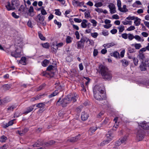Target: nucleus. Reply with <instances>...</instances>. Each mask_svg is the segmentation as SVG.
I'll list each match as a JSON object with an SVG mask.
<instances>
[{
    "instance_id": "f257e3e1",
    "label": "nucleus",
    "mask_w": 149,
    "mask_h": 149,
    "mask_svg": "<svg viewBox=\"0 0 149 149\" xmlns=\"http://www.w3.org/2000/svg\"><path fill=\"white\" fill-rule=\"evenodd\" d=\"M98 71L102 76V78L105 80H110L112 77L111 72L106 66L100 65L99 66Z\"/></svg>"
},
{
    "instance_id": "f03ea898",
    "label": "nucleus",
    "mask_w": 149,
    "mask_h": 149,
    "mask_svg": "<svg viewBox=\"0 0 149 149\" xmlns=\"http://www.w3.org/2000/svg\"><path fill=\"white\" fill-rule=\"evenodd\" d=\"M93 92L94 98L99 100H102L106 99V96L104 94V90L99 85H95L93 88Z\"/></svg>"
},
{
    "instance_id": "7ed1b4c3",
    "label": "nucleus",
    "mask_w": 149,
    "mask_h": 149,
    "mask_svg": "<svg viewBox=\"0 0 149 149\" xmlns=\"http://www.w3.org/2000/svg\"><path fill=\"white\" fill-rule=\"evenodd\" d=\"M61 98H60L57 101L56 104H58V103H60V104L63 107H66L67 104L70 102V99L68 96L65 97L61 101Z\"/></svg>"
},
{
    "instance_id": "20e7f679",
    "label": "nucleus",
    "mask_w": 149,
    "mask_h": 149,
    "mask_svg": "<svg viewBox=\"0 0 149 149\" xmlns=\"http://www.w3.org/2000/svg\"><path fill=\"white\" fill-rule=\"evenodd\" d=\"M144 131L140 130H139L137 132L136 138L138 141H141L143 138L144 136Z\"/></svg>"
},
{
    "instance_id": "39448f33",
    "label": "nucleus",
    "mask_w": 149,
    "mask_h": 149,
    "mask_svg": "<svg viewBox=\"0 0 149 149\" xmlns=\"http://www.w3.org/2000/svg\"><path fill=\"white\" fill-rule=\"evenodd\" d=\"M21 49H16L15 51L11 52V55L15 58L20 57L21 56Z\"/></svg>"
},
{
    "instance_id": "423d86ee",
    "label": "nucleus",
    "mask_w": 149,
    "mask_h": 149,
    "mask_svg": "<svg viewBox=\"0 0 149 149\" xmlns=\"http://www.w3.org/2000/svg\"><path fill=\"white\" fill-rule=\"evenodd\" d=\"M85 39H87L86 37L83 36L81 38L80 41L77 42L78 49L83 48L84 47V44L86 41Z\"/></svg>"
},
{
    "instance_id": "0eeeda50",
    "label": "nucleus",
    "mask_w": 149,
    "mask_h": 149,
    "mask_svg": "<svg viewBox=\"0 0 149 149\" xmlns=\"http://www.w3.org/2000/svg\"><path fill=\"white\" fill-rule=\"evenodd\" d=\"M34 20L36 21L37 22V23L39 22V21H44L45 19V17L41 15L40 14L35 17L34 18Z\"/></svg>"
},
{
    "instance_id": "6e6552de",
    "label": "nucleus",
    "mask_w": 149,
    "mask_h": 149,
    "mask_svg": "<svg viewBox=\"0 0 149 149\" xmlns=\"http://www.w3.org/2000/svg\"><path fill=\"white\" fill-rule=\"evenodd\" d=\"M108 7L110 9V13L111 14L115 13L116 12V8L114 4L112 3H110L108 5Z\"/></svg>"
},
{
    "instance_id": "1a4fd4ad",
    "label": "nucleus",
    "mask_w": 149,
    "mask_h": 149,
    "mask_svg": "<svg viewBox=\"0 0 149 149\" xmlns=\"http://www.w3.org/2000/svg\"><path fill=\"white\" fill-rule=\"evenodd\" d=\"M139 125L141 126L143 129L149 130V123H146V121L140 123Z\"/></svg>"
},
{
    "instance_id": "9d476101",
    "label": "nucleus",
    "mask_w": 149,
    "mask_h": 149,
    "mask_svg": "<svg viewBox=\"0 0 149 149\" xmlns=\"http://www.w3.org/2000/svg\"><path fill=\"white\" fill-rule=\"evenodd\" d=\"M145 61V62H141V64L139 66V68L141 71H145L147 70V64L146 63Z\"/></svg>"
},
{
    "instance_id": "9b49d317",
    "label": "nucleus",
    "mask_w": 149,
    "mask_h": 149,
    "mask_svg": "<svg viewBox=\"0 0 149 149\" xmlns=\"http://www.w3.org/2000/svg\"><path fill=\"white\" fill-rule=\"evenodd\" d=\"M80 136L81 135L80 134H79L75 137H72L69 139H68L67 141L70 142H75L79 139V138L80 137Z\"/></svg>"
},
{
    "instance_id": "f8f14e48",
    "label": "nucleus",
    "mask_w": 149,
    "mask_h": 149,
    "mask_svg": "<svg viewBox=\"0 0 149 149\" xmlns=\"http://www.w3.org/2000/svg\"><path fill=\"white\" fill-rule=\"evenodd\" d=\"M44 145H45V144L43 143L42 141L41 140H39L33 145V147H39Z\"/></svg>"
},
{
    "instance_id": "ddd939ff",
    "label": "nucleus",
    "mask_w": 149,
    "mask_h": 149,
    "mask_svg": "<svg viewBox=\"0 0 149 149\" xmlns=\"http://www.w3.org/2000/svg\"><path fill=\"white\" fill-rule=\"evenodd\" d=\"M89 116L88 114L85 112H83L81 113V118L82 120L85 121L87 119Z\"/></svg>"
},
{
    "instance_id": "4468645a",
    "label": "nucleus",
    "mask_w": 149,
    "mask_h": 149,
    "mask_svg": "<svg viewBox=\"0 0 149 149\" xmlns=\"http://www.w3.org/2000/svg\"><path fill=\"white\" fill-rule=\"evenodd\" d=\"M56 68L55 66L50 65H49L47 68V70L49 71V72H54V73L56 71Z\"/></svg>"
},
{
    "instance_id": "2eb2a0df",
    "label": "nucleus",
    "mask_w": 149,
    "mask_h": 149,
    "mask_svg": "<svg viewBox=\"0 0 149 149\" xmlns=\"http://www.w3.org/2000/svg\"><path fill=\"white\" fill-rule=\"evenodd\" d=\"M127 139V138L126 137H124L123 138L120 139H119V140L117 141L116 143V145L119 146L121 144V143H124L125 142Z\"/></svg>"
},
{
    "instance_id": "dca6fc26",
    "label": "nucleus",
    "mask_w": 149,
    "mask_h": 149,
    "mask_svg": "<svg viewBox=\"0 0 149 149\" xmlns=\"http://www.w3.org/2000/svg\"><path fill=\"white\" fill-rule=\"evenodd\" d=\"M5 7L8 11L14 10L15 9L14 6H13L12 5L11 6L10 3L9 1L7 2V5H6Z\"/></svg>"
},
{
    "instance_id": "f3484780",
    "label": "nucleus",
    "mask_w": 149,
    "mask_h": 149,
    "mask_svg": "<svg viewBox=\"0 0 149 149\" xmlns=\"http://www.w3.org/2000/svg\"><path fill=\"white\" fill-rule=\"evenodd\" d=\"M11 5L17 8L19 7V1L18 0H12Z\"/></svg>"
},
{
    "instance_id": "a211bd4d",
    "label": "nucleus",
    "mask_w": 149,
    "mask_h": 149,
    "mask_svg": "<svg viewBox=\"0 0 149 149\" xmlns=\"http://www.w3.org/2000/svg\"><path fill=\"white\" fill-rule=\"evenodd\" d=\"M35 104L29 107L26 108V110L24 112V113L26 114L33 111L34 109V107Z\"/></svg>"
},
{
    "instance_id": "6ab92c4d",
    "label": "nucleus",
    "mask_w": 149,
    "mask_h": 149,
    "mask_svg": "<svg viewBox=\"0 0 149 149\" xmlns=\"http://www.w3.org/2000/svg\"><path fill=\"white\" fill-rule=\"evenodd\" d=\"M138 57H139V60L141 61V62L145 60L146 58L144 54L142 53H139V54L138 55Z\"/></svg>"
},
{
    "instance_id": "aec40b11",
    "label": "nucleus",
    "mask_w": 149,
    "mask_h": 149,
    "mask_svg": "<svg viewBox=\"0 0 149 149\" xmlns=\"http://www.w3.org/2000/svg\"><path fill=\"white\" fill-rule=\"evenodd\" d=\"M43 76H46L47 74L49 75L51 77H53L54 75V72H43L42 73Z\"/></svg>"
},
{
    "instance_id": "412c9836",
    "label": "nucleus",
    "mask_w": 149,
    "mask_h": 149,
    "mask_svg": "<svg viewBox=\"0 0 149 149\" xmlns=\"http://www.w3.org/2000/svg\"><path fill=\"white\" fill-rule=\"evenodd\" d=\"M56 85L55 87L57 90V91H58V90H59V92L62 91L64 87L60 84V83L56 84Z\"/></svg>"
},
{
    "instance_id": "4be33fe9",
    "label": "nucleus",
    "mask_w": 149,
    "mask_h": 149,
    "mask_svg": "<svg viewBox=\"0 0 149 149\" xmlns=\"http://www.w3.org/2000/svg\"><path fill=\"white\" fill-rule=\"evenodd\" d=\"M45 104L43 103H38L36 104V107L40 108V109L42 108V109H40L39 111H42L43 110L44 108L45 107Z\"/></svg>"
},
{
    "instance_id": "5701e85b",
    "label": "nucleus",
    "mask_w": 149,
    "mask_h": 149,
    "mask_svg": "<svg viewBox=\"0 0 149 149\" xmlns=\"http://www.w3.org/2000/svg\"><path fill=\"white\" fill-rule=\"evenodd\" d=\"M88 21L86 19H83L81 24V25L82 27L83 28H86L87 26V24L86 23H87Z\"/></svg>"
},
{
    "instance_id": "b1692460",
    "label": "nucleus",
    "mask_w": 149,
    "mask_h": 149,
    "mask_svg": "<svg viewBox=\"0 0 149 149\" xmlns=\"http://www.w3.org/2000/svg\"><path fill=\"white\" fill-rule=\"evenodd\" d=\"M26 58L25 57H22L21 58V59L19 61V63L23 65H26Z\"/></svg>"
},
{
    "instance_id": "393cba45",
    "label": "nucleus",
    "mask_w": 149,
    "mask_h": 149,
    "mask_svg": "<svg viewBox=\"0 0 149 149\" xmlns=\"http://www.w3.org/2000/svg\"><path fill=\"white\" fill-rule=\"evenodd\" d=\"M12 85L11 84H5L3 85L2 87L3 89L5 91H6L9 90L11 87Z\"/></svg>"
},
{
    "instance_id": "a878e982",
    "label": "nucleus",
    "mask_w": 149,
    "mask_h": 149,
    "mask_svg": "<svg viewBox=\"0 0 149 149\" xmlns=\"http://www.w3.org/2000/svg\"><path fill=\"white\" fill-rule=\"evenodd\" d=\"M122 65L125 67H127L129 65V62L126 59H124L121 61Z\"/></svg>"
},
{
    "instance_id": "bb28decb",
    "label": "nucleus",
    "mask_w": 149,
    "mask_h": 149,
    "mask_svg": "<svg viewBox=\"0 0 149 149\" xmlns=\"http://www.w3.org/2000/svg\"><path fill=\"white\" fill-rule=\"evenodd\" d=\"M55 143V141L53 140H50L48 142H46L44 143L45 146H48L51 145Z\"/></svg>"
},
{
    "instance_id": "cd10ccee",
    "label": "nucleus",
    "mask_w": 149,
    "mask_h": 149,
    "mask_svg": "<svg viewBox=\"0 0 149 149\" xmlns=\"http://www.w3.org/2000/svg\"><path fill=\"white\" fill-rule=\"evenodd\" d=\"M113 131V129H111L106 134V136L107 138L110 137L113 138V136H112V132Z\"/></svg>"
},
{
    "instance_id": "c85d7f7f",
    "label": "nucleus",
    "mask_w": 149,
    "mask_h": 149,
    "mask_svg": "<svg viewBox=\"0 0 149 149\" xmlns=\"http://www.w3.org/2000/svg\"><path fill=\"white\" fill-rule=\"evenodd\" d=\"M135 19H136L135 20L134 23L136 26H138L140 24V21L141 19L139 18H138V17H136Z\"/></svg>"
},
{
    "instance_id": "c756f323",
    "label": "nucleus",
    "mask_w": 149,
    "mask_h": 149,
    "mask_svg": "<svg viewBox=\"0 0 149 149\" xmlns=\"http://www.w3.org/2000/svg\"><path fill=\"white\" fill-rule=\"evenodd\" d=\"M49 61L47 59H45L42 62V64L44 67H46L47 65L49 63Z\"/></svg>"
},
{
    "instance_id": "7c9ffc66",
    "label": "nucleus",
    "mask_w": 149,
    "mask_h": 149,
    "mask_svg": "<svg viewBox=\"0 0 149 149\" xmlns=\"http://www.w3.org/2000/svg\"><path fill=\"white\" fill-rule=\"evenodd\" d=\"M59 92L58 91H55L53 93H52L49 96V98H51L53 97H54Z\"/></svg>"
},
{
    "instance_id": "2f4dec72",
    "label": "nucleus",
    "mask_w": 149,
    "mask_h": 149,
    "mask_svg": "<svg viewBox=\"0 0 149 149\" xmlns=\"http://www.w3.org/2000/svg\"><path fill=\"white\" fill-rule=\"evenodd\" d=\"M7 139V137L6 136L4 135H3L0 138V142L2 143L4 142Z\"/></svg>"
},
{
    "instance_id": "473e14b6",
    "label": "nucleus",
    "mask_w": 149,
    "mask_h": 149,
    "mask_svg": "<svg viewBox=\"0 0 149 149\" xmlns=\"http://www.w3.org/2000/svg\"><path fill=\"white\" fill-rule=\"evenodd\" d=\"M123 9L121 7V9H120L119 11L122 12H127L128 11V9L126 8V6L125 5H124L123 6Z\"/></svg>"
},
{
    "instance_id": "72a5a7b5",
    "label": "nucleus",
    "mask_w": 149,
    "mask_h": 149,
    "mask_svg": "<svg viewBox=\"0 0 149 149\" xmlns=\"http://www.w3.org/2000/svg\"><path fill=\"white\" fill-rule=\"evenodd\" d=\"M141 5V3L140 1H137L133 4L132 6L134 7H137V5Z\"/></svg>"
},
{
    "instance_id": "f704fd0d",
    "label": "nucleus",
    "mask_w": 149,
    "mask_h": 149,
    "mask_svg": "<svg viewBox=\"0 0 149 149\" xmlns=\"http://www.w3.org/2000/svg\"><path fill=\"white\" fill-rule=\"evenodd\" d=\"M29 130V129L27 128H25L24 130H22V133H20V136H22L24 135L26 132H27Z\"/></svg>"
},
{
    "instance_id": "c9c22d12",
    "label": "nucleus",
    "mask_w": 149,
    "mask_h": 149,
    "mask_svg": "<svg viewBox=\"0 0 149 149\" xmlns=\"http://www.w3.org/2000/svg\"><path fill=\"white\" fill-rule=\"evenodd\" d=\"M111 56H113L114 57H116V58H117L118 57H120L119 54L118 52H113L112 54L111 53Z\"/></svg>"
},
{
    "instance_id": "e433bc0d",
    "label": "nucleus",
    "mask_w": 149,
    "mask_h": 149,
    "mask_svg": "<svg viewBox=\"0 0 149 149\" xmlns=\"http://www.w3.org/2000/svg\"><path fill=\"white\" fill-rule=\"evenodd\" d=\"M105 45V46H104L105 47H106V48H108L110 47H112V46H114V45H115V44L113 42H111V43H107L106 45L105 44L104 45Z\"/></svg>"
},
{
    "instance_id": "4c0bfd02",
    "label": "nucleus",
    "mask_w": 149,
    "mask_h": 149,
    "mask_svg": "<svg viewBox=\"0 0 149 149\" xmlns=\"http://www.w3.org/2000/svg\"><path fill=\"white\" fill-rule=\"evenodd\" d=\"M38 34L39 37L41 40H45V38L43 36V35L40 32H38Z\"/></svg>"
},
{
    "instance_id": "58836bf2",
    "label": "nucleus",
    "mask_w": 149,
    "mask_h": 149,
    "mask_svg": "<svg viewBox=\"0 0 149 149\" xmlns=\"http://www.w3.org/2000/svg\"><path fill=\"white\" fill-rule=\"evenodd\" d=\"M110 140H104L100 144V146H103L104 145L108 144L109 143V141L111 140V139H110Z\"/></svg>"
},
{
    "instance_id": "ea45409f",
    "label": "nucleus",
    "mask_w": 149,
    "mask_h": 149,
    "mask_svg": "<svg viewBox=\"0 0 149 149\" xmlns=\"http://www.w3.org/2000/svg\"><path fill=\"white\" fill-rule=\"evenodd\" d=\"M117 5L118 8V9L119 10L121 9V3L120 0H118L117 1Z\"/></svg>"
},
{
    "instance_id": "a19ab883",
    "label": "nucleus",
    "mask_w": 149,
    "mask_h": 149,
    "mask_svg": "<svg viewBox=\"0 0 149 149\" xmlns=\"http://www.w3.org/2000/svg\"><path fill=\"white\" fill-rule=\"evenodd\" d=\"M87 39H85L86 40V43H87L88 41H89V44L91 45H93L94 44V42L92 40H90L89 38H88L87 37H86Z\"/></svg>"
},
{
    "instance_id": "79ce46f5",
    "label": "nucleus",
    "mask_w": 149,
    "mask_h": 149,
    "mask_svg": "<svg viewBox=\"0 0 149 149\" xmlns=\"http://www.w3.org/2000/svg\"><path fill=\"white\" fill-rule=\"evenodd\" d=\"M85 17H91V16L90 14V12L89 10H88L85 12L84 13Z\"/></svg>"
},
{
    "instance_id": "37998d69",
    "label": "nucleus",
    "mask_w": 149,
    "mask_h": 149,
    "mask_svg": "<svg viewBox=\"0 0 149 149\" xmlns=\"http://www.w3.org/2000/svg\"><path fill=\"white\" fill-rule=\"evenodd\" d=\"M141 47V44L140 43H136L134 44V47L136 49H139Z\"/></svg>"
},
{
    "instance_id": "c03bdc74",
    "label": "nucleus",
    "mask_w": 149,
    "mask_h": 149,
    "mask_svg": "<svg viewBox=\"0 0 149 149\" xmlns=\"http://www.w3.org/2000/svg\"><path fill=\"white\" fill-rule=\"evenodd\" d=\"M133 60L134 65L135 66H137L139 62L138 60L135 57H134L133 59Z\"/></svg>"
},
{
    "instance_id": "a18cd8bd",
    "label": "nucleus",
    "mask_w": 149,
    "mask_h": 149,
    "mask_svg": "<svg viewBox=\"0 0 149 149\" xmlns=\"http://www.w3.org/2000/svg\"><path fill=\"white\" fill-rule=\"evenodd\" d=\"M42 45L43 47L47 49L49 48V43L48 42L42 44Z\"/></svg>"
},
{
    "instance_id": "49530a36",
    "label": "nucleus",
    "mask_w": 149,
    "mask_h": 149,
    "mask_svg": "<svg viewBox=\"0 0 149 149\" xmlns=\"http://www.w3.org/2000/svg\"><path fill=\"white\" fill-rule=\"evenodd\" d=\"M45 86V84H43L41 85L37 89V91H39L42 89H43L44 87Z\"/></svg>"
},
{
    "instance_id": "de8ad7c7",
    "label": "nucleus",
    "mask_w": 149,
    "mask_h": 149,
    "mask_svg": "<svg viewBox=\"0 0 149 149\" xmlns=\"http://www.w3.org/2000/svg\"><path fill=\"white\" fill-rule=\"evenodd\" d=\"M71 38L70 36H68L66 38V42L67 43H69L71 42Z\"/></svg>"
},
{
    "instance_id": "09e8293b",
    "label": "nucleus",
    "mask_w": 149,
    "mask_h": 149,
    "mask_svg": "<svg viewBox=\"0 0 149 149\" xmlns=\"http://www.w3.org/2000/svg\"><path fill=\"white\" fill-rule=\"evenodd\" d=\"M54 23L57 24L58 26V28H60L61 26V22H58L56 19H55L54 21Z\"/></svg>"
},
{
    "instance_id": "8fccbe9b",
    "label": "nucleus",
    "mask_w": 149,
    "mask_h": 149,
    "mask_svg": "<svg viewBox=\"0 0 149 149\" xmlns=\"http://www.w3.org/2000/svg\"><path fill=\"white\" fill-rule=\"evenodd\" d=\"M102 34L105 36H107L109 35V33L107 30H105L103 31Z\"/></svg>"
},
{
    "instance_id": "3c124183",
    "label": "nucleus",
    "mask_w": 149,
    "mask_h": 149,
    "mask_svg": "<svg viewBox=\"0 0 149 149\" xmlns=\"http://www.w3.org/2000/svg\"><path fill=\"white\" fill-rule=\"evenodd\" d=\"M97 128L96 127H90L89 130L92 133H93L94 132L97 130Z\"/></svg>"
},
{
    "instance_id": "603ef678",
    "label": "nucleus",
    "mask_w": 149,
    "mask_h": 149,
    "mask_svg": "<svg viewBox=\"0 0 149 149\" xmlns=\"http://www.w3.org/2000/svg\"><path fill=\"white\" fill-rule=\"evenodd\" d=\"M53 46L52 47V48L53 49H52V51L53 52H56V51L58 49V47L56 45H55L54 44L53 45Z\"/></svg>"
},
{
    "instance_id": "864d4df0",
    "label": "nucleus",
    "mask_w": 149,
    "mask_h": 149,
    "mask_svg": "<svg viewBox=\"0 0 149 149\" xmlns=\"http://www.w3.org/2000/svg\"><path fill=\"white\" fill-rule=\"evenodd\" d=\"M25 7L24 5H22L20 6L18 10L21 12H23L24 11Z\"/></svg>"
},
{
    "instance_id": "5fc2aeb1",
    "label": "nucleus",
    "mask_w": 149,
    "mask_h": 149,
    "mask_svg": "<svg viewBox=\"0 0 149 149\" xmlns=\"http://www.w3.org/2000/svg\"><path fill=\"white\" fill-rule=\"evenodd\" d=\"M128 35V38L130 40H132L134 38V36L131 33H129Z\"/></svg>"
},
{
    "instance_id": "6e6d98bb",
    "label": "nucleus",
    "mask_w": 149,
    "mask_h": 149,
    "mask_svg": "<svg viewBox=\"0 0 149 149\" xmlns=\"http://www.w3.org/2000/svg\"><path fill=\"white\" fill-rule=\"evenodd\" d=\"M103 5L102 3L101 2H99L96 3L95 4V6L96 7H100L102 6Z\"/></svg>"
},
{
    "instance_id": "4d7b16f0",
    "label": "nucleus",
    "mask_w": 149,
    "mask_h": 149,
    "mask_svg": "<svg viewBox=\"0 0 149 149\" xmlns=\"http://www.w3.org/2000/svg\"><path fill=\"white\" fill-rule=\"evenodd\" d=\"M56 11L55 14L56 15L60 16L61 15V12L59 11V9L55 10Z\"/></svg>"
},
{
    "instance_id": "13d9d810",
    "label": "nucleus",
    "mask_w": 149,
    "mask_h": 149,
    "mask_svg": "<svg viewBox=\"0 0 149 149\" xmlns=\"http://www.w3.org/2000/svg\"><path fill=\"white\" fill-rule=\"evenodd\" d=\"M98 35V34L96 32L91 33V36L94 38H97Z\"/></svg>"
},
{
    "instance_id": "bf43d9fd",
    "label": "nucleus",
    "mask_w": 149,
    "mask_h": 149,
    "mask_svg": "<svg viewBox=\"0 0 149 149\" xmlns=\"http://www.w3.org/2000/svg\"><path fill=\"white\" fill-rule=\"evenodd\" d=\"M135 29V27L134 26H131L128 28L126 30L128 31H130L134 30Z\"/></svg>"
},
{
    "instance_id": "052dcab7",
    "label": "nucleus",
    "mask_w": 149,
    "mask_h": 149,
    "mask_svg": "<svg viewBox=\"0 0 149 149\" xmlns=\"http://www.w3.org/2000/svg\"><path fill=\"white\" fill-rule=\"evenodd\" d=\"M104 113V111L100 112L97 115V117L98 118H100L101 116H103Z\"/></svg>"
},
{
    "instance_id": "680f3d73",
    "label": "nucleus",
    "mask_w": 149,
    "mask_h": 149,
    "mask_svg": "<svg viewBox=\"0 0 149 149\" xmlns=\"http://www.w3.org/2000/svg\"><path fill=\"white\" fill-rule=\"evenodd\" d=\"M91 22L93 23V25L94 26H96L97 22L95 20L92 19L91 20Z\"/></svg>"
},
{
    "instance_id": "e2e57ef3",
    "label": "nucleus",
    "mask_w": 149,
    "mask_h": 149,
    "mask_svg": "<svg viewBox=\"0 0 149 149\" xmlns=\"http://www.w3.org/2000/svg\"><path fill=\"white\" fill-rule=\"evenodd\" d=\"M41 12V15H45L47 14V13L45 9H42Z\"/></svg>"
},
{
    "instance_id": "0e129e2a",
    "label": "nucleus",
    "mask_w": 149,
    "mask_h": 149,
    "mask_svg": "<svg viewBox=\"0 0 149 149\" xmlns=\"http://www.w3.org/2000/svg\"><path fill=\"white\" fill-rule=\"evenodd\" d=\"M118 28L119 29V32H122L125 29L124 26H122L120 27H118Z\"/></svg>"
},
{
    "instance_id": "69168bd1",
    "label": "nucleus",
    "mask_w": 149,
    "mask_h": 149,
    "mask_svg": "<svg viewBox=\"0 0 149 149\" xmlns=\"http://www.w3.org/2000/svg\"><path fill=\"white\" fill-rule=\"evenodd\" d=\"M44 94H38V95L37 96H36V99L37 100H39V99H40L41 98H42V97L44 96Z\"/></svg>"
},
{
    "instance_id": "338daca9",
    "label": "nucleus",
    "mask_w": 149,
    "mask_h": 149,
    "mask_svg": "<svg viewBox=\"0 0 149 149\" xmlns=\"http://www.w3.org/2000/svg\"><path fill=\"white\" fill-rule=\"evenodd\" d=\"M12 15L13 17L16 19H17L19 17V16L18 15H17L16 13L14 12H13L12 13Z\"/></svg>"
},
{
    "instance_id": "774afa93",
    "label": "nucleus",
    "mask_w": 149,
    "mask_h": 149,
    "mask_svg": "<svg viewBox=\"0 0 149 149\" xmlns=\"http://www.w3.org/2000/svg\"><path fill=\"white\" fill-rule=\"evenodd\" d=\"M98 53V51L97 49H94L93 51V55L94 56H96Z\"/></svg>"
}]
</instances>
